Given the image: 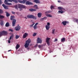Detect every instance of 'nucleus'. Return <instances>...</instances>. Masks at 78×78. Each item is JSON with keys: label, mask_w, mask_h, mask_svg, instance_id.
<instances>
[{"label": "nucleus", "mask_w": 78, "mask_h": 78, "mask_svg": "<svg viewBox=\"0 0 78 78\" xmlns=\"http://www.w3.org/2000/svg\"><path fill=\"white\" fill-rule=\"evenodd\" d=\"M15 2L16 3H18V1L17 0H5L4 1V3L5 5H12V3H9L8 2Z\"/></svg>", "instance_id": "nucleus-1"}, {"label": "nucleus", "mask_w": 78, "mask_h": 78, "mask_svg": "<svg viewBox=\"0 0 78 78\" xmlns=\"http://www.w3.org/2000/svg\"><path fill=\"white\" fill-rule=\"evenodd\" d=\"M30 43H31V39L29 38L27 41H25V44H24V47L26 48H27V50H30V48L28 47Z\"/></svg>", "instance_id": "nucleus-2"}, {"label": "nucleus", "mask_w": 78, "mask_h": 78, "mask_svg": "<svg viewBox=\"0 0 78 78\" xmlns=\"http://www.w3.org/2000/svg\"><path fill=\"white\" fill-rule=\"evenodd\" d=\"M15 18V16H11L10 17V20H12V27H15L16 23V20L14 19Z\"/></svg>", "instance_id": "nucleus-3"}, {"label": "nucleus", "mask_w": 78, "mask_h": 78, "mask_svg": "<svg viewBox=\"0 0 78 78\" xmlns=\"http://www.w3.org/2000/svg\"><path fill=\"white\" fill-rule=\"evenodd\" d=\"M27 18L29 19H35V20H36V19H37V18L33 15H30L29 14L27 16Z\"/></svg>", "instance_id": "nucleus-4"}, {"label": "nucleus", "mask_w": 78, "mask_h": 78, "mask_svg": "<svg viewBox=\"0 0 78 78\" xmlns=\"http://www.w3.org/2000/svg\"><path fill=\"white\" fill-rule=\"evenodd\" d=\"M8 34V32L5 31H3L0 32V37H2V36H6Z\"/></svg>", "instance_id": "nucleus-5"}, {"label": "nucleus", "mask_w": 78, "mask_h": 78, "mask_svg": "<svg viewBox=\"0 0 78 78\" xmlns=\"http://www.w3.org/2000/svg\"><path fill=\"white\" fill-rule=\"evenodd\" d=\"M50 23H47V25L45 26V28L47 30H48L49 29H50Z\"/></svg>", "instance_id": "nucleus-6"}, {"label": "nucleus", "mask_w": 78, "mask_h": 78, "mask_svg": "<svg viewBox=\"0 0 78 78\" xmlns=\"http://www.w3.org/2000/svg\"><path fill=\"white\" fill-rule=\"evenodd\" d=\"M20 29V27L19 26V25L18 24L17 27H15V30L16 31H19Z\"/></svg>", "instance_id": "nucleus-7"}, {"label": "nucleus", "mask_w": 78, "mask_h": 78, "mask_svg": "<svg viewBox=\"0 0 78 78\" xmlns=\"http://www.w3.org/2000/svg\"><path fill=\"white\" fill-rule=\"evenodd\" d=\"M37 44H41L42 43V40L40 39L38 37L37 39Z\"/></svg>", "instance_id": "nucleus-8"}, {"label": "nucleus", "mask_w": 78, "mask_h": 78, "mask_svg": "<svg viewBox=\"0 0 78 78\" xmlns=\"http://www.w3.org/2000/svg\"><path fill=\"white\" fill-rule=\"evenodd\" d=\"M26 5H33V4L31 2H30L29 1H27L26 2Z\"/></svg>", "instance_id": "nucleus-9"}, {"label": "nucleus", "mask_w": 78, "mask_h": 78, "mask_svg": "<svg viewBox=\"0 0 78 78\" xmlns=\"http://www.w3.org/2000/svg\"><path fill=\"white\" fill-rule=\"evenodd\" d=\"M18 8H23L24 9L25 8V5H22L21 4H19L18 5Z\"/></svg>", "instance_id": "nucleus-10"}, {"label": "nucleus", "mask_w": 78, "mask_h": 78, "mask_svg": "<svg viewBox=\"0 0 78 78\" xmlns=\"http://www.w3.org/2000/svg\"><path fill=\"white\" fill-rule=\"evenodd\" d=\"M18 2L20 3H25L26 2H27V0H23V1H21L20 0H18Z\"/></svg>", "instance_id": "nucleus-11"}, {"label": "nucleus", "mask_w": 78, "mask_h": 78, "mask_svg": "<svg viewBox=\"0 0 78 78\" xmlns=\"http://www.w3.org/2000/svg\"><path fill=\"white\" fill-rule=\"evenodd\" d=\"M50 38L48 37L46 40V42L48 45H50V43L49 42V41H50Z\"/></svg>", "instance_id": "nucleus-12"}, {"label": "nucleus", "mask_w": 78, "mask_h": 78, "mask_svg": "<svg viewBox=\"0 0 78 78\" xmlns=\"http://www.w3.org/2000/svg\"><path fill=\"white\" fill-rule=\"evenodd\" d=\"M28 36V34L25 33H24V34L23 35V39H25V38H26L27 36Z\"/></svg>", "instance_id": "nucleus-13"}, {"label": "nucleus", "mask_w": 78, "mask_h": 78, "mask_svg": "<svg viewBox=\"0 0 78 78\" xmlns=\"http://www.w3.org/2000/svg\"><path fill=\"white\" fill-rule=\"evenodd\" d=\"M2 6L4 8V9H9V8H8V6H6L4 4H3L2 5Z\"/></svg>", "instance_id": "nucleus-14"}, {"label": "nucleus", "mask_w": 78, "mask_h": 78, "mask_svg": "<svg viewBox=\"0 0 78 78\" xmlns=\"http://www.w3.org/2000/svg\"><path fill=\"white\" fill-rule=\"evenodd\" d=\"M62 23L63 25L64 26H66L67 23H69V22H67L66 21H64Z\"/></svg>", "instance_id": "nucleus-15"}, {"label": "nucleus", "mask_w": 78, "mask_h": 78, "mask_svg": "<svg viewBox=\"0 0 78 78\" xmlns=\"http://www.w3.org/2000/svg\"><path fill=\"white\" fill-rule=\"evenodd\" d=\"M34 2L36 3H40V1L39 0H34Z\"/></svg>", "instance_id": "nucleus-16"}, {"label": "nucleus", "mask_w": 78, "mask_h": 78, "mask_svg": "<svg viewBox=\"0 0 78 78\" xmlns=\"http://www.w3.org/2000/svg\"><path fill=\"white\" fill-rule=\"evenodd\" d=\"M37 16L38 17H39L40 18L41 17V16H42V13L41 12H39L38 13Z\"/></svg>", "instance_id": "nucleus-17"}, {"label": "nucleus", "mask_w": 78, "mask_h": 78, "mask_svg": "<svg viewBox=\"0 0 78 78\" xmlns=\"http://www.w3.org/2000/svg\"><path fill=\"white\" fill-rule=\"evenodd\" d=\"M5 13H6V16L7 17H9V16H10V14H9L8 12H7V11H5Z\"/></svg>", "instance_id": "nucleus-18"}, {"label": "nucleus", "mask_w": 78, "mask_h": 78, "mask_svg": "<svg viewBox=\"0 0 78 78\" xmlns=\"http://www.w3.org/2000/svg\"><path fill=\"white\" fill-rule=\"evenodd\" d=\"M14 37V35L13 34H12L11 36H10V38H9V40H11L12 39H13Z\"/></svg>", "instance_id": "nucleus-19"}, {"label": "nucleus", "mask_w": 78, "mask_h": 78, "mask_svg": "<svg viewBox=\"0 0 78 78\" xmlns=\"http://www.w3.org/2000/svg\"><path fill=\"white\" fill-rule=\"evenodd\" d=\"M58 9L59 10H62V9H64L62 7H58Z\"/></svg>", "instance_id": "nucleus-20"}, {"label": "nucleus", "mask_w": 78, "mask_h": 78, "mask_svg": "<svg viewBox=\"0 0 78 78\" xmlns=\"http://www.w3.org/2000/svg\"><path fill=\"white\" fill-rule=\"evenodd\" d=\"M29 10L30 11H31L32 12H33V11H36L35 9H30Z\"/></svg>", "instance_id": "nucleus-21"}, {"label": "nucleus", "mask_w": 78, "mask_h": 78, "mask_svg": "<svg viewBox=\"0 0 78 78\" xmlns=\"http://www.w3.org/2000/svg\"><path fill=\"white\" fill-rule=\"evenodd\" d=\"M65 40L66 39L65 38H63L61 40V42H65Z\"/></svg>", "instance_id": "nucleus-22"}, {"label": "nucleus", "mask_w": 78, "mask_h": 78, "mask_svg": "<svg viewBox=\"0 0 78 78\" xmlns=\"http://www.w3.org/2000/svg\"><path fill=\"white\" fill-rule=\"evenodd\" d=\"M19 47H20V45H19L18 44H16V50H17V49H18V48H19Z\"/></svg>", "instance_id": "nucleus-23"}, {"label": "nucleus", "mask_w": 78, "mask_h": 78, "mask_svg": "<svg viewBox=\"0 0 78 78\" xmlns=\"http://www.w3.org/2000/svg\"><path fill=\"white\" fill-rule=\"evenodd\" d=\"M47 18V17H44V18H42L41 19V20H44L45 19H46Z\"/></svg>", "instance_id": "nucleus-24"}, {"label": "nucleus", "mask_w": 78, "mask_h": 78, "mask_svg": "<svg viewBox=\"0 0 78 78\" xmlns=\"http://www.w3.org/2000/svg\"><path fill=\"white\" fill-rule=\"evenodd\" d=\"M9 26V23L7 22L5 24V27H8Z\"/></svg>", "instance_id": "nucleus-25"}, {"label": "nucleus", "mask_w": 78, "mask_h": 78, "mask_svg": "<svg viewBox=\"0 0 78 78\" xmlns=\"http://www.w3.org/2000/svg\"><path fill=\"white\" fill-rule=\"evenodd\" d=\"M3 18H5V16L3 15H0V19H3Z\"/></svg>", "instance_id": "nucleus-26"}, {"label": "nucleus", "mask_w": 78, "mask_h": 78, "mask_svg": "<svg viewBox=\"0 0 78 78\" xmlns=\"http://www.w3.org/2000/svg\"><path fill=\"white\" fill-rule=\"evenodd\" d=\"M19 37H20V36H19L17 35H16V36L15 38H16V39H18V38H19Z\"/></svg>", "instance_id": "nucleus-27"}, {"label": "nucleus", "mask_w": 78, "mask_h": 78, "mask_svg": "<svg viewBox=\"0 0 78 78\" xmlns=\"http://www.w3.org/2000/svg\"><path fill=\"white\" fill-rule=\"evenodd\" d=\"M50 12H51L50 10H49L45 12L46 14H48V13H50Z\"/></svg>", "instance_id": "nucleus-28"}, {"label": "nucleus", "mask_w": 78, "mask_h": 78, "mask_svg": "<svg viewBox=\"0 0 78 78\" xmlns=\"http://www.w3.org/2000/svg\"><path fill=\"white\" fill-rule=\"evenodd\" d=\"M43 46H44L43 45H38V48H40L42 47H43Z\"/></svg>", "instance_id": "nucleus-29"}, {"label": "nucleus", "mask_w": 78, "mask_h": 78, "mask_svg": "<svg viewBox=\"0 0 78 78\" xmlns=\"http://www.w3.org/2000/svg\"><path fill=\"white\" fill-rule=\"evenodd\" d=\"M58 12H59V13H61V14H62L63 12H64L62 10H59L58 11Z\"/></svg>", "instance_id": "nucleus-30"}, {"label": "nucleus", "mask_w": 78, "mask_h": 78, "mask_svg": "<svg viewBox=\"0 0 78 78\" xmlns=\"http://www.w3.org/2000/svg\"><path fill=\"white\" fill-rule=\"evenodd\" d=\"M34 8H35V9H37V5H35L34 6Z\"/></svg>", "instance_id": "nucleus-31"}, {"label": "nucleus", "mask_w": 78, "mask_h": 78, "mask_svg": "<svg viewBox=\"0 0 78 78\" xmlns=\"http://www.w3.org/2000/svg\"><path fill=\"white\" fill-rule=\"evenodd\" d=\"M3 12V11L2 9H0V14H2Z\"/></svg>", "instance_id": "nucleus-32"}, {"label": "nucleus", "mask_w": 78, "mask_h": 78, "mask_svg": "<svg viewBox=\"0 0 78 78\" xmlns=\"http://www.w3.org/2000/svg\"><path fill=\"white\" fill-rule=\"evenodd\" d=\"M34 30H36L37 28V26L34 25Z\"/></svg>", "instance_id": "nucleus-33"}, {"label": "nucleus", "mask_w": 78, "mask_h": 78, "mask_svg": "<svg viewBox=\"0 0 78 78\" xmlns=\"http://www.w3.org/2000/svg\"><path fill=\"white\" fill-rule=\"evenodd\" d=\"M47 17H51L52 16L50 14H48L47 15Z\"/></svg>", "instance_id": "nucleus-34"}, {"label": "nucleus", "mask_w": 78, "mask_h": 78, "mask_svg": "<svg viewBox=\"0 0 78 78\" xmlns=\"http://www.w3.org/2000/svg\"><path fill=\"white\" fill-rule=\"evenodd\" d=\"M37 34V33H34V34H33V37H34V36H36Z\"/></svg>", "instance_id": "nucleus-35"}, {"label": "nucleus", "mask_w": 78, "mask_h": 78, "mask_svg": "<svg viewBox=\"0 0 78 78\" xmlns=\"http://www.w3.org/2000/svg\"><path fill=\"white\" fill-rule=\"evenodd\" d=\"M55 29H52V33L53 34H54V33H55Z\"/></svg>", "instance_id": "nucleus-36"}, {"label": "nucleus", "mask_w": 78, "mask_h": 78, "mask_svg": "<svg viewBox=\"0 0 78 78\" xmlns=\"http://www.w3.org/2000/svg\"><path fill=\"white\" fill-rule=\"evenodd\" d=\"M34 25V23L30 25V28H32V27H33Z\"/></svg>", "instance_id": "nucleus-37"}, {"label": "nucleus", "mask_w": 78, "mask_h": 78, "mask_svg": "<svg viewBox=\"0 0 78 78\" xmlns=\"http://www.w3.org/2000/svg\"><path fill=\"white\" fill-rule=\"evenodd\" d=\"M9 31H11V32H13V30L10 29L9 30Z\"/></svg>", "instance_id": "nucleus-38"}, {"label": "nucleus", "mask_w": 78, "mask_h": 78, "mask_svg": "<svg viewBox=\"0 0 78 78\" xmlns=\"http://www.w3.org/2000/svg\"><path fill=\"white\" fill-rule=\"evenodd\" d=\"M15 9H18V7H17V5H16L15 6Z\"/></svg>", "instance_id": "nucleus-39"}, {"label": "nucleus", "mask_w": 78, "mask_h": 78, "mask_svg": "<svg viewBox=\"0 0 78 78\" xmlns=\"http://www.w3.org/2000/svg\"><path fill=\"white\" fill-rule=\"evenodd\" d=\"M12 14H15L16 13L15 12L12 11Z\"/></svg>", "instance_id": "nucleus-40"}, {"label": "nucleus", "mask_w": 78, "mask_h": 78, "mask_svg": "<svg viewBox=\"0 0 78 78\" xmlns=\"http://www.w3.org/2000/svg\"><path fill=\"white\" fill-rule=\"evenodd\" d=\"M53 8V6L51 5V7H50V8L51 9H52Z\"/></svg>", "instance_id": "nucleus-41"}, {"label": "nucleus", "mask_w": 78, "mask_h": 78, "mask_svg": "<svg viewBox=\"0 0 78 78\" xmlns=\"http://www.w3.org/2000/svg\"><path fill=\"white\" fill-rule=\"evenodd\" d=\"M58 41V39L57 38H55L54 40V42H56Z\"/></svg>", "instance_id": "nucleus-42"}, {"label": "nucleus", "mask_w": 78, "mask_h": 78, "mask_svg": "<svg viewBox=\"0 0 78 78\" xmlns=\"http://www.w3.org/2000/svg\"><path fill=\"white\" fill-rule=\"evenodd\" d=\"M38 23H35V25L34 26H37V25H38Z\"/></svg>", "instance_id": "nucleus-43"}, {"label": "nucleus", "mask_w": 78, "mask_h": 78, "mask_svg": "<svg viewBox=\"0 0 78 78\" xmlns=\"http://www.w3.org/2000/svg\"><path fill=\"white\" fill-rule=\"evenodd\" d=\"M11 40H9V39L8 40V43H9V44H10V43H11V41H10Z\"/></svg>", "instance_id": "nucleus-44"}, {"label": "nucleus", "mask_w": 78, "mask_h": 78, "mask_svg": "<svg viewBox=\"0 0 78 78\" xmlns=\"http://www.w3.org/2000/svg\"><path fill=\"white\" fill-rule=\"evenodd\" d=\"M2 0H0V5H2Z\"/></svg>", "instance_id": "nucleus-45"}, {"label": "nucleus", "mask_w": 78, "mask_h": 78, "mask_svg": "<svg viewBox=\"0 0 78 78\" xmlns=\"http://www.w3.org/2000/svg\"><path fill=\"white\" fill-rule=\"evenodd\" d=\"M76 22H77V23H78V20L76 19Z\"/></svg>", "instance_id": "nucleus-46"}, {"label": "nucleus", "mask_w": 78, "mask_h": 78, "mask_svg": "<svg viewBox=\"0 0 78 78\" xmlns=\"http://www.w3.org/2000/svg\"><path fill=\"white\" fill-rule=\"evenodd\" d=\"M20 11H22V8H20Z\"/></svg>", "instance_id": "nucleus-47"}, {"label": "nucleus", "mask_w": 78, "mask_h": 78, "mask_svg": "<svg viewBox=\"0 0 78 78\" xmlns=\"http://www.w3.org/2000/svg\"><path fill=\"white\" fill-rule=\"evenodd\" d=\"M58 3H60V2H61V1H58Z\"/></svg>", "instance_id": "nucleus-48"}, {"label": "nucleus", "mask_w": 78, "mask_h": 78, "mask_svg": "<svg viewBox=\"0 0 78 78\" xmlns=\"http://www.w3.org/2000/svg\"><path fill=\"white\" fill-rule=\"evenodd\" d=\"M1 25H3V23H1Z\"/></svg>", "instance_id": "nucleus-49"}, {"label": "nucleus", "mask_w": 78, "mask_h": 78, "mask_svg": "<svg viewBox=\"0 0 78 78\" xmlns=\"http://www.w3.org/2000/svg\"><path fill=\"white\" fill-rule=\"evenodd\" d=\"M55 56H56V55H55V56H53V57H55Z\"/></svg>", "instance_id": "nucleus-50"}, {"label": "nucleus", "mask_w": 78, "mask_h": 78, "mask_svg": "<svg viewBox=\"0 0 78 78\" xmlns=\"http://www.w3.org/2000/svg\"><path fill=\"white\" fill-rule=\"evenodd\" d=\"M24 18H25V19H27V17H24Z\"/></svg>", "instance_id": "nucleus-51"}, {"label": "nucleus", "mask_w": 78, "mask_h": 78, "mask_svg": "<svg viewBox=\"0 0 78 78\" xmlns=\"http://www.w3.org/2000/svg\"><path fill=\"white\" fill-rule=\"evenodd\" d=\"M11 51V50H9L8 51Z\"/></svg>", "instance_id": "nucleus-52"}]
</instances>
